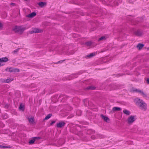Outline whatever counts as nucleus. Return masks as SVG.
<instances>
[{
	"label": "nucleus",
	"mask_w": 149,
	"mask_h": 149,
	"mask_svg": "<svg viewBox=\"0 0 149 149\" xmlns=\"http://www.w3.org/2000/svg\"><path fill=\"white\" fill-rule=\"evenodd\" d=\"M134 101L139 109L143 111H145L146 109L147 105L142 100L139 98H136L134 100Z\"/></svg>",
	"instance_id": "1"
},
{
	"label": "nucleus",
	"mask_w": 149,
	"mask_h": 149,
	"mask_svg": "<svg viewBox=\"0 0 149 149\" xmlns=\"http://www.w3.org/2000/svg\"><path fill=\"white\" fill-rule=\"evenodd\" d=\"M38 5L41 8L46 6L47 3L46 2H40L38 3Z\"/></svg>",
	"instance_id": "7"
},
{
	"label": "nucleus",
	"mask_w": 149,
	"mask_h": 149,
	"mask_svg": "<svg viewBox=\"0 0 149 149\" xmlns=\"http://www.w3.org/2000/svg\"><path fill=\"white\" fill-rule=\"evenodd\" d=\"M121 110L120 108L117 107H113L112 109V111L113 112L116 111H120Z\"/></svg>",
	"instance_id": "13"
},
{
	"label": "nucleus",
	"mask_w": 149,
	"mask_h": 149,
	"mask_svg": "<svg viewBox=\"0 0 149 149\" xmlns=\"http://www.w3.org/2000/svg\"><path fill=\"white\" fill-rule=\"evenodd\" d=\"M144 46V45L143 44L139 43L136 46V47L139 50H141Z\"/></svg>",
	"instance_id": "12"
},
{
	"label": "nucleus",
	"mask_w": 149,
	"mask_h": 149,
	"mask_svg": "<svg viewBox=\"0 0 149 149\" xmlns=\"http://www.w3.org/2000/svg\"><path fill=\"white\" fill-rule=\"evenodd\" d=\"M10 148V147H8L7 146H2V147H1V148Z\"/></svg>",
	"instance_id": "28"
},
{
	"label": "nucleus",
	"mask_w": 149,
	"mask_h": 149,
	"mask_svg": "<svg viewBox=\"0 0 149 149\" xmlns=\"http://www.w3.org/2000/svg\"><path fill=\"white\" fill-rule=\"evenodd\" d=\"M95 89V87L92 86H89L87 88L88 89L93 90Z\"/></svg>",
	"instance_id": "24"
},
{
	"label": "nucleus",
	"mask_w": 149,
	"mask_h": 149,
	"mask_svg": "<svg viewBox=\"0 0 149 149\" xmlns=\"http://www.w3.org/2000/svg\"><path fill=\"white\" fill-rule=\"evenodd\" d=\"M93 136H92V137H91L92 138H93Z\"/></svg>",
	"instance_id": "38"
},
{
	"label": "nucleus",
	"mask_w": 149,
	"mask_h": 149,
	"mask_svg": "<svg viewBox=\"0 0 149 149\" xmlns=\"http://www.w3.org/2000/svg\"><path fill=\"white\" fill-rule=\"evenodd\" d=\"M13 72H19V70L17 68H13Z\"/></svg>",
	"instance_id": "21"
},
{
	"label": "nucleus",
	"mask_w": 149,
	"mask_h": 149,
	"mask_svg": "<svg viewBox=\"0 0 149 149\" xmlns=\"http://www.w3.org/2000/svg\"><path fill=\"white\" fill-rule=\"evenodd\" d=\"M42 31L39 29L37 28H34L33 30L31 31V33H38L41 32Z\"/></svg>",
	"instance_id": "4"
},
{
	"label": "nucleus",
	"mask_w": 149,
	"mask_h": 149,
	"mask_svg": "<svg viewBox=\"0 0 149 149\" xmlns=\"http://www.w3.org/2000/svg\"><path fill=\"white\" fill-rule=\"evenodd\" d=\"M84 101H86V102H88V100H84Z\"/></svg>",
	"instance_id": "34"
},
{
	"label": "nucleus",
	"mask_w": 149,
	"mask_h": 149,
	"mask_svg": "<svg viewBox=\"0 0 149 149\" xmlns=\"http://www.w3.org/2000/svg\"><path fill=\"white\" fill-rule=\"evenodd\" d=\"M65 125V123L64 122H60L57 123V127L58 128H61L63 127Z\"/></svg>",
	"instance_id": "8"
},
{
	"label": "nucleus",
	"mask_w": 149,
	"mask_h": 149,
	"mask_svg": "<svg viewBox=\"0 0 149 149\" xmlns=\"http://www.w3.org/2000/svg\"><path fill=\"white\" fill-rule=\"evenodd\" d=\"M36 15V13L35 12H33L31 13L26 15V16L27 17L32 18L35 16Z\"/></svg>",
	"instance_id": "5"
},
{
	"label": "nucleus",
	"mask_w": 149,
	"mask_h": 149,
	"mask_svg": "<svg viewBox=\"0 0 149 149\" xmlns=\"http://www.w3.org/2000/svg\"><path fill=\"white\" fill-rule=\"evenodd\" d=\"M20 30H19V33H22V32L25 30V28L24 27H23L22 26H20Z\"/></svg>",
	"instance_id": "17"
},
{
	"label": "nucleus",
	"mask_w": 149,
	"mask_h": 149,
	"mask_svg": "<svg viewBox=\"0 0 149 149\" xmlns=\"http://www.w3.org/2000/svg\"><path fill=\"white\" fill-rule=\"evenodd\" d=\"M100 116L105 121L107 122L109 121V118L107 117L104 116L103 114H101Z\"/></svg>",
	"instance_id": "6"
},
{
	"label": "nucleus",
	"mask_w": 149,
	"mask_h": 149,
	"mask_svg": "<svg viewBox=\"0 0 149 149\" xmlns=\"http://www.w3.org/2000/svg\"><path fill=\"white\" fill-rule=\"evenodd\" d=\"M35 139H32L29 141V143L30 144H33L35 142Z\"/></svg>",
	"instance_id": "23"
},
{
	"label": "nucleus",
	"mask_w": 149,
	"mask_h": 149,
	"mask_svg": "<svg viewBox=\"0 0 149 149\" xmlns=\"http://www.w3.org/2000/svg\"><path fill=\"white\" fill-rule=\"evenodd\" d=\"M19 109H20L23 111L24 110V108L23 105L22 104H20V107H19Z\"/></svg>",
	"instance_id": "22"
},
{
	"label": "nucleus",
	"mask_w": 149,
	"mask_h": 149,
	"mask_svg": "<svg viewBox=\"0 0 149 149\" xmlns=\"http://www.w3.org/2000/svg\"><path fill=\"white\" fill-rule=\"evenodd\" d=\"M104 39H105V37H102L99 38V40H103Z\"/></svg>",
	"instance_id": "27"
},
{
	"label": "nucleus",
	"mask_w": 149,
	"mask_h": 149,
	"mask_svg": "<svg viewBox=\"0 0 149 149\" xmlns=\"http://www.w3.org/2000/svg\"><path fill=\"white\" fill-rule=\"evenodd\" d=\"M20 26H16L13 29V30L15 32H19L20 29Z\"/></svg>",
	"instance_id": "10"
},
{
	"label": "nucleus",
	"mask_w": 149,
	"mask_h": 149,
	"mask_svg": "<svg viewBox=\"0 0 149 149\" xmlns=\"http://www.w3.org/2000/svg\"><path fill=\"white\" fill-rule=\"evenodd\" d=\"M135 116H132L129 117L127 120L128 123L130 124L133 123L135 120Z\"/></svg>",
	"instance_id": "2"
},
{
	"label": "nucleus",
	"mask_w": 149,
	"mask_h": 149,
	"mask_svg": "<svg viewBox=\"0 0 149 149\" xmlns=\"http://www.w3.org/2000/svg\"><path fill=\"white\" fill-rule=\"evenodd\" d=\"M52 116V114H49L47 115L45 118L44 120H47L49 119Z\"/></svg>",
	"instance_id": "18"
},
{
	"label": "nucleus",
	"mask_w": 149,
	"mask_h": 149,
	"mask_svg": "<svg viewBox=\"0 0 149 149\" xmlns=\"http://www.w3.org/2000/svg\"><path fill=\"white\" fill-rule=\"evenodd\" d=\"M92 42L91 41H89L86 42L85 44L88 46H89L91 45Z\"/></svg>",
	"instance_id": "20"
},
{
	"label": "nucleus",
	"mask_w": 149,
	"mask_h": 149,
	"mask_svg": "<svg viewBox=\"0 0 149 149\" xmlns=\"http://www.w3.org/2000/svg\"><path fill=\"white\" fill-rule=\"evenodd\" d=\"M19 48H17V49H16L15 50H14L13 51V52L14 53L17 52H18V51H19Z\"/></svg>",
	"instance_id": "25"
},
{
	"label": "nucleus",
	"mask_w": 149,
	"mask_h": 149,
	"mask_svg": "<svg viewBox=\"0 0 149 149\" xmlns=\"http://www.w3.org/2000/svg\"><path fill=\"white\" fill-rule=\"evenodd\" d=\"M13 68H10L9 69V71L10 72H13Z\"/></svg>",
	"instance_id": "26"
},
{
	"label": "nucleus",
	"mask_w": 149,
	"mask_h": 149,
	"mask_svg": "<svg viewBox=\"0 0 149 149\" xmlns=\"http://www.w3.org/2000/svg\"><path fill=\"white\" fill-rule=\"evenodd\" d=\"M148 49H149V47L148 48Z\"/></svg>",
	"instance_id": "39"
},
{
	"label": "nucleus",
	"mask_w": 149,
	"mask_h": 149,
	"mask_svg": "<svg viewBox=\"0 0 149 149\" xmlns=\"http://www.w3.org/2000/svg\"><path fill=\"white\" fill-rule=\"evenodd\" d=\"M1 64L0 63V67L1 66Z\"/></svg>",
	"instance_id": "37"
},
{
	"label": "nucleus",
	"mask_w": 149,
	"mask_h": 149,
	"mask_svg": "<svg viewBox=\"0 0 149 149\" xmlns=\"http://www.w3.org/2000/svg\"><path fill=\"white\" fill-rule=\"evenodd\" d=\"M133 92H136L142 95L143 97H145L146 96V95L142 91L138 89H134L132 90Z\"/></svg>",
	"instance_id": "3"
},
{
	"label": "nucleus",
	"mask_w": 149,
	"mask_h": 149,
	"mask_svg": "<svg viewBox=\"0 0 149 149\" xmlns=\"http://www.w3.org/2000/svg\"><path fill=\"white\" fill-rule=\"evenodd\" d=\"M40 139V137H35L34 138V139Z\"/></svg>",
	"instance_id": "30"
},
{
	"label": "nucleus",
	"mask_w": 149,
	"mask_h": 149,
	"mask_svg": "<svg viewBox=\"0 0 149 149\" xmlns=\"http://www.w3.org/2000/svg\"><path fill=\"white\" fill-rule=\"evenodd\" d=\"M2 24L1 23H0V27H2Z\"/></svg>",
	"instance_id": "33"
},
{
	"label": "nucleus",
	"mask_w": 149,
	"mask_h": 149,
	"mask_svg": "<svg viewBox=\"0 0 149 149\" xmlns=\"http://www.w3.org/2000/svg\"><path fill=\"white\" fill-rule=\"evenodd\" d=\"M123 113L127 115H129L130 114V111L126 109H124L123 110Z\"/></svg>",
	"instance_id": "16"
},
{
	"label": "nucleus",
	"mask_w": 149,
	"mask_h": 149,
	"mask_svg": "<svg viewBox=\"0 0 149 149\" xmlns=\"http://www.w3.org/2000/svg\"><path fill=\"white\" fill-rule=\"evenodd\" d=\"M13 79H7L6 80L3 79L2 81L4 83H9L13 80Z\"/></svg>",
	"instance_id": "14"
},
{
	"label": "nucleus",
	"mask_w": 149,
	"mask_h": 149,
	"mask_svg": "<svg viewBox=\"0 0 149 149\" xmlns=\"http://www.w3.org/2000/svg\"><path fill=\"white\" fill-rule=\"evenodd\" d=\"M95 53H92L90 54L89 55L87 56V57H93V56H95Z\"/></svg>",
	"instance_id": "19"
},
{
	"label": "nucleus",
	"mask_w": 149,
	"mask_h": 149,
	"mask_svg": "<svg viewBox=\"0 0 149 149\" xmlns=\"http://www.w3.org/2000/svg\"><path fill=\"white\" fill-rule=\"evenodd\" d=\"M63 61H59V62H58V63H61L62 62H63Z\"/></svg>",
	"instance_id": "32"
},
{
	"label": "nucleus",
	"mask_w": 149,
	"mask_h": 149,
	"mask_svg": "<svg viewBox=\"0 0 149 149\" xmlns=\"http://www.w3.org/2000/svg\"><path fill=\"white\" fill-rule=\"evenodd\" d=\"M147 82L148 84H149V78L148 79H147Z\"/></svg>",
	"instance_id": "31"
},
{
	"label": "nucleus",
	"mask_w": 149,
	"mask_h": 149,
	"mask_svg": "<svg viewBox=\"0 0 149 149\" xmlns=\"http://www.w3.org/2000/svg\"><path fill=\"white\" fill-rule=\"evenodd\" d=\"M8 59L7 57H3L0 58V62H6L8 61Z\"/></svg>",
	"instance_id": "9"
},
{
	"label": "nucleus",
	"mask_w": 149,
	"mask_h": 149,
	"mask_svg": "<svg viewBox=\"0 0 149 149\" xmlns=\"http://www.w3.org/2000/svg\"><path fill=\"white\" fill-rule=\"evenodd\" d=\"M28 119L30 123L32 124H33L34 123V118L33 117H31L30 118H29Z\"/></svg>",
	"instance_id": "15"
},
{
	"label": "nucleus",
	"mask_w": 149,
	"mask_h": 149,
	"mask_svg": "<svg viewBox=\"0 0 149 149\" xmlns=\"http://www.w3.org/2000/svg\"><path fill=\"white\" fill-rule=\"evenodd\" d=\"M14 4V3H11V5H13V4Z\"/></svg>",
	"instance_id": "35"
},
{
	"label": "nucleus",
	"mask_w": 149,
	"mask_h": 149,
	"mask_svg": "<svg viewBox=\"0 0 149 149\" xmlns=\"http://www.w3.org/2000/svg\"><path fill=\"white\" fill-rule=\"evenodd\" d=\"M55 123V121H52L51 123L50 124L51 125H52V124H53L54 123Z\"/></svg>",
	"instance_id": "29"
},
{
	"label": "nucleus",
	"mask_w": 149,
	"mask_h": 149,
	"mask_svg": "<svg viewBox=\"0 0 149 149\" xmlns=\"http://www.w3.org/2000/svg\"><path fill=\"white\" fill-rule=\"evenodd\" d=\"M2 147V146L0 145V148H1Z\"/></svg>",
	"instance_id": "36"
},
{
	"label": "nucleus",
	"mask_w": 149,
	"mask_h": 149,
	"mask_svg": "<svg viewBox=\"0 0 149 149\" xmlns=\"http://www.w3.org/2000/svg\"><path fill=\"white\" fill-rule=\"evenodd\" d=\"M135 34L138 36H140L142 34V31L138 30L135 32Z\"/></svg>",
	"instance_id": "11"
}]
</instances>
